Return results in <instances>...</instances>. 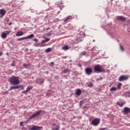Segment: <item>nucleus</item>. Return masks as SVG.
Wrapping results in <instances>:
<instances>
[{
    "label": "nucleus",
    "instance_id": "1",
    "mask_svg": "<svg viewBox=\"0 0 130 130\" xmlns=\"http://www.w3.org/2000/svg\"><path fill=\"white\" fill-rule=\"evenodd\" d=\"M93 70L94 73H102L104 71V69L100 64H96L94 66Z\"/></svg>",
    "mask_w": 130,
    "mask_h": 130
},
{
    "label": "nucleus",
    "instance_id": "2",
    "mask_svg": "<svg viewBox=\"0 0 130 130\" xmlns=\"http://www.w3.org/2000/svg\"><path fill=\"white\" fill-rule=\"evenodd\" d=\"M84 71L87 76H90V75H92V73H93V69L92 68H86L85 69Z\"/></svg>",
    "mask_w": 130,
    "mask_h": 130
},
{
    "label": "nucleus",
    "instance_id": "3",
    "mask_svg": "<svg viewBox=\"0 0 130 130\" xmlns=\"http://www.w3.org/2000/svg\"><path fill=\"white\" fill-rule=\"evenodd\" d=\"M100 118H96L92 121L91 124L94 126H97L100 123Z\"/></svg>",
    "mask_w": 130,
    "mask_h": 130
},
{
    "label": "nucleus",
    "instance_id": "4",
    "mask_svg": "<svg viewBox=\"0 0 130 130\" xmlns=\"http://www.w3.org/2000/svg\"><path fill=\"white\" fill-rule=\"evenodd\" d=\"M42 112V111L41 110L37 112L36 113L30 116V117L28 118V119H33V118H36V117H38V116H39V115H40V113H41Z\"/></svg>",
    "mask_w": 130,
    "mask_h": 130
},
{
    "label": "nucleus",
    "instance_id": "5",
    "mask_svg": "<svg viewBox=\"0 0 130 130\" xmlns=\"http://www.w3.org/2000/svg\"><path fill=\"white\" fill-rule=\"evenodd\" d=\"M9 82H19V77L15 76H11L9 79Z\"/></svg>",
    "mask_w": 130,
    "mask_h": 130
},
{
    "label": "nucleus",
    "instance_id": "6",
    "mask_svg": "<svg viewBox=\"0 0 130 130\" xmlns=\"http://www.w3.org/2000/svg\"><path fill=\"white\" fill-rule=\"evenodd\" d=\"M128 79V76L126 75H122L119 78V81L120 82H122V81H126Z\"/></svg>",
    "mask_w": 130,
    "mask_h": 130
},
{
    "label": "nucleus",
    "instance_id": "7",
    "mask_svg": "<svg viewBox=\"0 0 130 130\" xmlns=\"http://www.w3.org/2000/svg\"><path fill=\"white\" fill-rule=\"evenodd\" d=\"M130 112V109L128 107L124 108V110L122 112H123V114H128Z\"/></svg>",
    "mask_w": 130,
    "mask_h": 130
},
{
    "label": "nucleus",
    "instance_id": "8",
    "mask_svg": "<svg viewBox=\"0 0 130 130\" xmlns=\"http://www.w3.org/2000/svg\"><path fill=\"white\" fill-rule=\"evenodd\" d=\"M117 20L118 21H122V22H124L126 20V18L123 16H117Z\"/></svg>",
    "mask_w": 130,
    "mask_h": 130
},
{
    "label": "nucleus",
    "instance_id": "9",
    "mask_svg": "<svg viewBox=\"0 0 130 130\" xmlns=\"http://www.w3.org/2000/svg\"><path fill=\"white\" fill-rule=\"evenodd\" d=\"M43 127L35 125L31 128V130H41L42 129Z\"/></svg>",
    "mask_w": 130,
    "mask_h": 130
},
{
    "label": "nucleus",
    "instance_id": "10",
    "mask_svg": "<svg viewBox=\"0 0 130 130\" xmlns=\"http://www.w3.org/2000/svg\"><path fill=\"white\" fill-rule=\"evenodd\" d=\"M6 13H7V11L5 9H0V15H1V16H5Z\"/></svg>",
    "mask_w": 130,
    "mask_h": 130
},
{
    "label": "nucleus",
    "instance_id": "11",
    "mask_svg": "<svg viewBox=\"0 0 130 130\" xmlns=\"http://www.w3.org/2000/svg\"><path fill=\"white\" fill-rule=\"evenodd\" d=\"M23 35H24V32L22 31H18L16 34V36H23Z\"/></svg>",
    "mask_w": 130,
    "mask_h": 130
},
{
    "label": "nucleus",
    "instance_id": "12",
    "mask_svg": "<svg viewBox=\"0 0 130 130\" xmlns=\"http://www.w3.org/2000/svg\"><path fill=\"white\" fill-rule=\"evenodd\" d=\"M11 85L12 86H18L19 84H20V82H11Z\"/></svg>",
    "mask_w": 130,
    "mask_h": 130
},
{
    "label": "nucleus",
    "instance_id": "13",
    "mask_svg": "<svg viewBox=\"0 0 130 130\" xmlns=\"http://www.w3.org/2000/svg\"><path fill=\"white\" fill-rule=\"evenodd\" d=\"M76 95H77V96H80V95H81L82 94V90H81L80 89H78L76 91Z\"/></svg>",
    "mask_w": 130,
    "mask_h": 130
},
{
    "label": "nucleus",
    "instance_id": "14",
    "mask_svg": "<svg viewBox=\"0 0 130 130\" xmlns=\"http://www.w3.org/2000/svg\"><path fill=\"white\" fill-rule=\"evenodd\" d=\"M86 85L89 88H92V87H93V83L92 82H87Z\"/></svg>",
    "mask_w": 130,
    "mask_h": 130
},
{
    "label": "nucleus",
    "instance_id": "15",
    "mask_svg": "<svg viewBox=\"0 0 130 130\" xmlns=\"http://www.w3.org/2000/svg\"><path fill=\"white\" fill-rule=\"evenodd\" d=\"M1 37L3 39H6V38H7V34L5 32H2V35H1Z\"/></svg>",
    "mask_w": 130,
    "mask_h": 130
},
{
    "label": "nucleus",
    "instance_id": "16",
    "mask_svg": "<svg viewBox=\"0 0 130 130\" xmlns=\"http://www.w3.org/2000/svg\"><path fill=\"white\" fill-rule=\"evenodd\" d=\"M34 34H32L27 37H25L26 39H31V38H34Z\"/></svg>",
    "mask_w": 130,
    "mask_h": 130
},
{
    "label": "nucleus",
    "instance_id": "17",
    "mask_svg": "<svg viewBox=\"0 0 130 130\" xmlns=\"http://www.w3.org/2000/svg\"><path fill=\"white\" fill-rule=\"evenodd\" d=\"M62 50H69L70 48H69V46L68 45L64 46L62 47Z\"/></svg>",
    "mask_w": 130,
    "mask_h": 130
},
{
    "label": "nucleus",
    "instance_id": "18",
    "mask_svg": "<svg viewBox=\"0 0 130 130\" xmlns=\"http://www.w3.org/2000/svg\"><path fill=\"white\" fill-rule=\"evenodd\" d=\"M69 72H70V70L68 69H66L62 72V74H68Z\"/></svg>",
    "mask_w": 130,
    "mask_h": 130
},
{
    "label": "nucleus",
    "instance_id": "19",
    "mask_svg": "<svg viewBox=\"0 0 130 130\" xmlns=\"http://www.w3.org/2000/svg\"><path fill=\"white\" fill-rule=\"evenodd\" d=\"M69 20H72V16H68L65 20H64V22H68Z\"/></svg>",
    "mask_w": 130,
    "mask_h": 130
},
{
    "label": "nucleus",
    "instance_id": "20",
    "mask_svg": "<svg viewBox=\"0 0 130 130\" xmlns=\"http://www.w3.org/2000/svg\"><path fill=\"white\" fill-rule=\"evenodd\" d=\"M15 89H19L18 86H14L10 87V90H14Z\"/></svg>",
    "mask_w": 130,
    "mask_h": 130
},
{
    "label": "nucleus",
    "instance_id": "21",
    "mask_svg": "<svg viewBox=\"0 0 130 130\" xmlns=\"http://www.w3.org/2000/svg\"><path fill=\"white\" fill-rule=\"evenodd\" d=\"M117 105H119V106H120V107H122L123 105H124V103L123 102H121V103H117Z\"/></svg>",
    "mask_w": 130,
    "mask_h": 130
},
{
    "label": "nucleus",
    "instance_id": "22",
    "mask_svg": "<svg viewBox=\"0 0 130 130\" xmlns=\"http://www.w3.org/2000/svg\"><path fill=\"white\" fill-rule=\"evenodd\" d=\"M32 89H33V87H32V86H29L26 88V91H27V92H29V91H30V90H32Z\"/></svg>",
    "mask_w": 130,
    "mask_h": 130
},
{
    "label": "nucleus",
    "instance_id": "23",
    "mask_svg": "<svg viewBox=\"0 0 130 130\" xmlns=\"http://www.w3.org/2000/svg\"><path fill=\"white\" fill-rule=\"evenodd\" d=\"M59 128H60L59 125H58L56 126V127L55 128H53L52 130H59Z\"/></svg>",
    "mask_w": 130,
    "mask_h": 130
},
{
    "label": "nucleus",
    "instance_id": "24",
    "mask_svg": "<svg viewBox=\"0 0 130 130\" xmlns=\"http://www.w3.org/2000/svg\"><path fill=\"white\" fill-rule=\"evenodd\" d=\"M57 5H58V7H59V8H60V9H63V8H64V6L63 5L60 6V3H58Z\"/></svg>",
    "mask_w": 130,
    "mask_h": 130
},
{
    "label": "nucleus",
    "instance_id": "25",
    "mask_svg": "<svg viewBox=\"0 0 130 130\" xmlns=\"http://www.w3.org/2000/svg\"><path fill=\"white\" fill-rule=\"evenodd\" d=\"M25 39H26V37H23L21 38H19L18 39V41H21V40H25Z\"/></svg>",
    "mask_w": 130,
    "mask_h": 130
},
{
    "label": "nucleus",
    "instance_id": "26",
    "mask_svg": "<svg viewBox=\"0 0 130 130\" xmlns=\"http://www.w3.org/2000/svg\"><path fill=\"white\" fill-rule=\"evenodd\" d=\"M121 85H122V83H119L118 85H117V88L118 89H120L121 87Z\"/></svg>",
    "mask_w": 130,
    "mask_h": 130
},
{
    "label": "nucleus",
    "instance_id": "27",
    "mask_svg": "<svg viewBox=\"0 0 130 130\" xmlns=\"http://www.w3.org/2000/svg\"><path fill=\"white\" fill-rule=\"evenodd\" d=\"M116 90H117L116 87H112V88L110 89V91H116Z\"/></svg>",
    "mask_w": 130,
    "mask_h": 130
},
{
    "label": "nucleus",
    "instance_id": "28",
    "mask_svg": "<svg viewBox=\"0 0 130 130\" xmlns=\"http://www.w3.org/2000/svg\"><path fill=\"white\" fill-rule=\"evenodd\" d=\"M120 49L121 51H124V48H123V47L121 45H120Z\"/></svg>",
    "mask_w": 130,
    "mask_h": 130
},
{
    "label": "nucleus",
    "instance_id": "29",
    "mask_svg": "<svg viewBox=\"0 0 130 130\" xmlns=\"http://www.w3.org/2000/svg\"><path fill=\"white\" fill-rule=\"evenodd\" d=\"M51 50V49H50V48H47L46 50V52L47 53L50 52Z\"/></svg>",
    "mask_w": 130,
    "mask_h": 130
},
{
    "label": "nucleus",
    "instance_id": "30",
    "mask_svg": "<svg viewBox=\"0 0 130 130\" xmlns=\"http://www.w3.org/2000/svg\"><path fill=\"white\" fill-rule=\"evenodd\" d=\"M19 87V89H20V88L21 89V90H24V86L23 85H20V86H18Z\"/></svg>",
    "mask_w": 130,
    "mask_h": 130
},
{
    "label": "nucleus",
    "instance_id": "31",
    "mask_svg": "<svg viewBox=\"0 0 130 130\" xmlns=\"http://www.w3.org/2000/svg\"><path fill=\"white\" fill-rule=\"evenodd\" d=\"M83 104H84V101H81L80 102V106L81 107V106H82V105H83Z\"/></svg>",
    "mask_w": 130,
    "mask_h": 130
},
{
    "label": "nucleus",
    "instance_id": "32",
    "mask_svg": "<svg viewBox=\"0 0 130 130\" xmlns=\"http://www.w3.org/2000/svg\"><path fill=\"white\" fill-rule=\"evenodd\" d=\"M48 93H49V95H52V94H53V92H51L50 90H48Z\"/></svg>",
    "mask_w": 130,
    "mask_h": 130
},
{
    "label": "nucleus",
    "instance_id": "33",
    "mask_svg": "<svg viewBox=\"0 0 130 130\" xmlns=\"http://www.w3.org/2000/svg\"><path fill=\"white\" fill-rule=\"evenodd\" d=\"M6 32L7 35H9V34H10V33H11L10 30H9V31L8 30H6Z\"/></svg>",
    "mask_w": 130,
    "mask_h": 130
},
{
    "label": "nucleus",
    "instance_id": "34",
    "mask_svg": "<svg viewBox=\"0 0 130 130\" xmlns=\"http://www.w3.org/2000/svg\"><path fill=\"white\" fill-rule=\"evenodd\" d=\"M23 67H24V68H27V67H28V64H26V63H24L23 64Z\"/></svg>",
    "mask_w": 130,
    "mask_h": 130
},
{
    "label": "nucleus",
    "instance_id": "35",
    "mask_svg": "<svg viewBox=\"0 0 130 130\" xmlns=\"http://www.w3.org/2000/svg\"><path fill=\"white\" fill-rule=\"evenodd\" d=\"M45 41L46 42H48V41H49L50 40V38H46L45 39Z\"/></svg>",
    "mask_w": 130,
    "mask_h": 130
},
{
    "label": "nucleus",
    "instance_id": "36",
    "mask_svg": "<svg viewBox=\"0 0 130 130\" xmlns=\"http://www.w3.org/2000/svg\"><path fill=\"white\" fill-rule=\"evenodd\" d=\"M28 92L27 90L22 91V94H26Z\"/></svg>",
    "mask_w": 130,
    "mask_h": 130
},
{
    "label": "nucleus",
    "instance_id": "37",
    "mask_svg": "<svg viewBox=\"0 0 130 130\" xmlns=\"http://www.w3.org/2000/svg\"><path fill=\"white\" fill-rule=\"evenodd\" d=\"M107 128H101L99 130H106Z\"/></svg>",
    "mask_w": 130,
    "mask_h": 130
},
{
    "label": "nucleus",
    "instance_id": "38",
    "mask_svg": "<svg viewBox=\"0 0 130 130\" xmlns=\"http://www.w3.org/2000/svg\"><path fill=\"white\" fill-rule=\"evenodd\" d=\"M46 35H47V36H51V34L48 32V33H47V34H46Z\"/></svg>",
    "mask_w": 130,
    "mask_h": 130
},
{
    "label": "nucleus",
    "instance_id": "39",
    "mask_svg": "<svg viewBox=\"0 0 130 130\" xmlns=\"http://www.w3.org/2000/svg\"><path fill=\"white\" fill-rule=\"evenodd\" d=\"M43 43H46V41H45V40H43L42 41V44H43Z\"/></svg>",
    "mask_w": 130,
    "mask_h": 130
},
{
    "label": "nucleus",
    "instance_id": "40",
    "mask_svg": "<svg viewBox=\"0 0 130 130\" xmlns=\"http://www.w3.org/2000/svg\"><path fill=\"white\" fill-rule=\"evenodd\" d=\"M36 42H38V40H37V39L35 38L34 40Z\"/></svg>",
    "mask_w": 130,
    "mask_h": 130
},
{
    "label": "nucleus",
    "instance_id": "41",
    "mask_svg": "<svg viewBox=\"0 0 130 130\" xmlns=\"http://www.w3.org/2000/svg\"><path fill=\"white\" fill-rule=\"evenodd\" d=\"M103 80V78L102 77H101L99 79V81H102Z\"/></svg>",
    "mask_w": 130,
    "mask_h": 130
},
{
    "label": "nucleus",
    "instance_id": "42",
    "mask_svg": "<svg viewBox=\"0 0 130 130\" xmlns=\"http://www.w3.org/2000/svg\"><path fill=\"white\" fill-rule=\"evenodd\" d=\"M20 126H23V122H21L20 124Z\"/></svg>",
    "mask_w": 130,
    "mask_h": 130
},
{
    "label": "nucleus",
    "instance_id": "43",
    "mask_svg": "<svg viewBox=\"0 0 130 130\" xmlns=\"http://www.w3.org/2000/svg\"><path fill=\"white\" fill-rule=\"evenodd\" d=\"M2 55H3V52L0 51V56H2Z\"/></svg>",
    "mask_w": 130,
    "mask_h": 130
},
{
    "label": "nucleus",
    "instance_id": "44",
    "mask_svg": "<svg viewBox=\"0 0 130 130\" xmlns=\"http://www.w3.org/2000/svg\"><path fill=\"white\" fill-rule=\"evenodd\" d=\"M50 64H52V65L53 66V64H54V62H51L50 63Z\"/></svg>",
    "mask_w": 130,
    "mask_h": 130
},
{
    "label": "nucleus",
    "instance_id": "45",
    "mask_svg": "<svg viewBox=\"0 0 130 130\" xmlns=\"http://www.w3.org/2000/svg\"><path fill=\"white\" fill-rule=\"evenodd\" d=\"M11 66H12V67H15V64L14 63H12V64H11Z\"/></svg>",
    "mask_w": 130,
    "mask_h": 130
},
{
    "label": "nucleus",
    "instance_id": "46",
    "mask_svg": "<svg viewBox=\"0 0 130 130\" xmlns=\"http://www.w3.org/2000/svg\"><path fill=\"white\" fill-rule=\"evenodd\" d=\"M35 45V46H36V47L39 46L38 44H36Z\"/></svg>",
    "mask_w": 130,
    "mask_h": 130
},
{
    "label": "nucleus",
    "instance_id": "47",
    "mask_svg": "<svg viewBox=\"0 0 130 130\" xmlns=\"http://www.w3.org/2000/svg\"><path fill=\"white\" fill-rule=\"evenodd\" d=\"M9 26H11V25H12V22L9 23Z\"/></svg>",
    "mask_w": 130,
    "mask_h": 130
},
{
    "label": "nucleus",
    "instance_id": "48",
    "mask_svg": "<svg viewBox=\"0 0 130 130\" xmlns=\"http://www.w3.org/2000/svg\"><path fill=\"white\" fill-rule=\"evenodd\" d=\"M48 29H49V28H48L46 30H48Z\"/></svg>",
    "mask_w": 130,
    "mask_h": 130
},
{
    "label": "nucleus",
    "instance_id": "49",
    "mask_svg": "<svg viewBox=\"0 0 130 130\" xmlns=\"http://www.w3.org/2000/svg\"><path fill=\"white\" fill-rule=\"evenodd\" d=\"M53 125H54V126L55 125V124H53Z\"/></svg>",
    "mask_w": 130,
    "mask_h": 130
},
{
    "label": "nucleus",
    "instance_id": "50",
    "mask_svg": "<svg viewBox=\"0 0 130 130\" xmlns=\"http://www.w3.org/2000/svg\"><path fill=\"white\" fill-rule=\"evenodd\" d=\"M84 108H86V107H84Z\"/></svg>",
    "mask_w": 130,
    "mask_h": 130
},
{
    "label": "nucleus",
    "instance_id": "51",
    "mask_svg": "<svg viewBox=\"0 0 130 130\" xmlns=\"http://www.w3.org/2000/svg\"><path fill=\"white\" fill-rule=\"evenodd\" d=\"M62 4H63V3H61V4H62Z\"/></svg>",
    "mask_w": 130,
    "mask_h": 130
}]
</instances>
